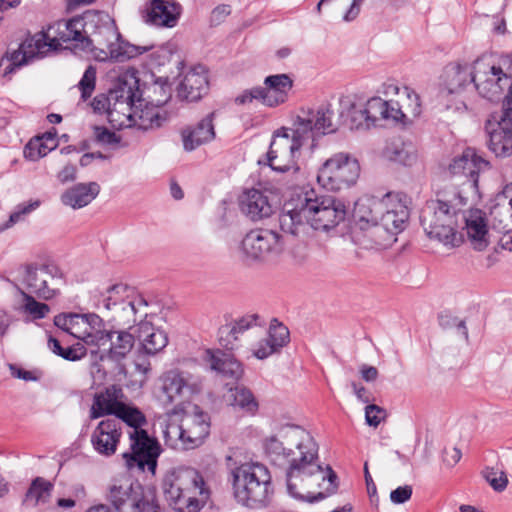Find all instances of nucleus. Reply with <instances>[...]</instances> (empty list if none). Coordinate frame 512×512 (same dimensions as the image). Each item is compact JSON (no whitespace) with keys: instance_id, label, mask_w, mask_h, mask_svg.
Returning a JSON list of instances; mask_svg holds the SVG:
<instances>
[{"instance_id":"nucleus-1","label":"nucleus","mask_w":512,"mask_h":512,"mask_svg":"<svg viewBox=\"0 0 512 512\" xmlns=\"http://www.w3.org/2000/svg\"><path fill=\"white\" fill-rule=\"evenodd\" d=\"M272 462L285 464L288 493L309 502L322 500L337 488V475L330 466L319 463V446L305 429L297 425L281 428L264 442Z\"/></svg>"},{"instance_id":"nucleus-2","label":"nucleus","mask_w":512,"mask_h":512,"mask_svg":"<svg viewBox=\"0 0 512 512\" xmlns=\"http://www.w3.org/2000/svg\"><path fill=\"white\" fill-rule=\"evenodd\" d=\"M333 114L329 104L322 105L317 110L298 115L291 127L275 130L266 153L265 164L279 173H298V159L305 143L310 140L314 142L316 138L337 130L332 121Z\"/></svg>"},{"instance_id":"nucleus-3","label":"nucleus","mask_w":512,"mask_h":512,"mask_svg":"<svg viewBox=\"0 0 512 512\" xmlns=\"http://www.w3.org/2000/svg\"><path fill=\"white\" fill-rule=\"evenodd\" d=\"M85 13L71 19L58 20L49 25L46 32L37 33L26 38L18 49L6 54L7 66L4 76L12 74L17 68L29 64L34 59L43 58L48 51L56 49L63 43L75 42L76 47L83 49L84 30H86Z\"/></svg>"},{"instance_id":"nucleus-4","label":"nucleus","mask_w":512,"mask_h":512,"mask_svg":"<svg viewBox=\"0 0 512 512\" xmlns=\"http://www.w3.org/2000/svg\"><path fill=\"white\" fill-rule=\"evenodd\" d=\"M162 489L168 505L176 512H198L210 496L203 476L191 467L178 468L166 475Z\"/></svg>"},{"instance_id":"nucleus-5","label":"nucleus","mask_w":512,"mask_h":512,"mask_svg":"<svg viewBox=\"0 0 512 512\" xmlns=\"http://www.w3.org/2000/svg\"><path fill=\"white\" fill-rule=\"evenodd\" d=\"M233 496L236 502L251 509L268 506L274 494L269 469L258 462L244 463L231 471Z\"/></svg>"},{"instance_id":"nucleus-6","label":"nucleus","mask_w":512,"mask_h":512,"mask_svg":"<svg viewBox=\"0 0 512 512\" xmlns=\"http://www.w3.org/2000/svg\"><path fill=\"white\" fill-rule=\"evenodd\" d=\"M458 210L442 200H430L422 208L420 223L431 239H436L446 246L458 247L463 236L457 232Z\"/></svg>"},{"instance_id":"nucleus-7","label":"nucleus","mask_w":512,"mask_h":512,"mask_svg":"<svg viewBox=\"0 0 512 512\" xmlns=\"http://www.w3.org/2000/svg\"><path fill=\"white\" fill-rule=\"evenodd\" d=\"M301 200L307 225L314 230L329 231L346 217V206L341 200L319 195L314 189L307 191Z\"/></svg>"},{"instance_id":"nucleus-8","label":"nucleus","mask_w":512,"mask_h":512,"mask_svg":"<svg viewBox=\"0 0 512 512\" xmlns=\"http://www.w3.org/2000/svg\"><path fill=\"white\" fill-rule=\"evenodd\" d=\"M473 71L474 62L472 64L451 62L444 67L437 98L445 109L467 110L464 92L473 84L471 80Z\"/></svg>"},{"instance_id":"nucleus-9","label":"nucleus","mask_w":512,"mask_h":512,"mask_svg":"<svg viewBox=\"0 0 512 512\" xmlns=\"http://www.w3.org/2000/svg\"><path fill=\"white\" fill-rule=\"evenodd\" d=\"M360 176V164L349 153L339 152L328 158L318 169L317 182L328 191H340L353 186Z\"/></svg>"},{"instance_id":"nucleus-10","label":"nucleus","mask_w":512,"mask_h":512,"mask_svg":"<svg viewBox=\"0 0 512 512\" xmlns=\"http://www.w3.org/2000/svg\"><path fill=\"white\" fill-rule=\"evenodd\" d=\"M243 261H267L277 258L284 250L282 236L269 229L248 232L239 247Z\"/></svg>"},{"instance_id":"nucleus-11","label":"nucleus","mask_w":512,"mask_h":512,"mask_svg":"<svg viewBox=\"0 0 512 512\" xmlns=\"http://www.w3.org/2000/svg\"><path fill=\"white\" fill-rule=\"evenodd\" d=\"M495 61L491 55H482L474 60L472 73L473 87L484 99L491 102L502 98L509 81L495 70Z\"/></svg>"},{"instance_id":"nucleus-12","label":"nucleus","mask_w":512,"mask_h":512,"mask_svg":"<svg viewBox=\"0 0 512 512\" xmlns=\"http://www.w3.org/2000/svg\"><path fill=\"white\" fill-rule=\"evenodd\" d=\"M22 284L37 297L50 300L59 294L57 282L62 273L55 265H25L21 268Z\"/></svg>"},{"instance_id":"nucleus-13","label":"nucleus","mask_w":512,"mask_h":512,"mask_svg":"<svg viewBox=\"0 0 512 512\" xmlns=\"http://www.w3.org/2000/svg\"><path fill=\"white\" fill-rule=\"evenodd\" d=\"M131 453H124L126 465L129 469L137 467L144 471L147 468L152 474L157 467V459L161 453L159 442L149 436L146 430H133L129 434Z\"/></svg>"},{"instance_id":"nucleus-14","label":"nucleus","mask_w":512,"mask_h":512,"mask_svg":"<svg viewBox=\"0 0 512 512\" xmlns=\"http://www.w3.org/2000/svg\"><path fill=\"white\" fill-rule=\"evenodd\" d=\"M86 30H84L83 50H90L95 56L98 47L107 48L114 40L120 39V32L114 19L100 11L85 12Z\"/></svg>"},{"instance_id":"nucleus-15","label":"nucleus","mask_w":512,"mask_h":512,"mask_svg":"<svg viewBox=\"0 0 512 512\" xmlns=\"http://www.w3.org/2000/svg\"><path fill=\"white\" fill-rule=\"evenodd\" d=\"M54 324L85 344L94 345L97 332L103 327V319L94 313H61L54 317Z\"/></svg>"},{"instance_id":"nucleus-16","label":"nucleus","mask_w":512,"mask_h":512,"mask_svg":"<svg viewBox=\"0 0 512 512\" xmlns=\"http://www.w3.org/2000/svg\"><path fill=\"white\" fill-rule=\"evenodd\" d=\"M488 149L496 157H509L512 155V118L496 111L491 113L485 121Z\"/></svg>"},{"instance_id":"nucleus-17","label":"nucleus","mask_w":512,"mask_h":512,"mask_svg":"<svg viewBox=\"0 0 512 512\" xmlns=\"http://www.w3.org/2000/svg\"><path fill=\"white\" fill-rule=\"evenodd\" d=\"M135 328L131 327L130 330L135 331ZM136 338L135 332L109 329L106 328V324L103 322V327L97 332L94 346L101 347L109 344L107 357L119 362L130 353Z\"/></svg>"},{"instance_id":"nucleus-18","label":"nucleus","mask_w":512,"mask_h":512,"mask_svg":"<svg viewBox=\"0 0 512 512\" xmlns=\"http://www.w3.org/2000/svg\"><path fill=\"white\" fill-rule=\"evenodd\" d=\"M489 168V161L478 155L474 148L468 147L460 156L453 159L449 165V172L453 176L465 178L472 188L477 189L480 173Z\"/></svg>"},{"instance_id":"nucleus-19","label":"nucleus","mask_w":512,"mask_h":512,"mask_svg":"<svg viewBox=\"0 0 512 512\" xmlns=\"http://www.w3.org/2000/svg\"><path fill=\"white\" fill-rule=\"evenodd\" d=\"M122 435L121 423L118 419L107 418L98 423L91 435L94 450L106 457L115 454Z\"/></svg>"},{"instance_id":"nucleus-20","label":"nucleus","mask_w":512,"mask_h":512,"mask_svg":"<svg viewBox=\"0 0 512 512\" xmlns=\"http://www.w3.org/2000/svg\"><path fill=\"white\" fill-rule=\"evenodd\" d=\"M409 219V210L397 197L391 192L386 193V208L381 212L377 226L392 235L402 232L406 222Z\"/></svg>"},{"instance_id":"nucleus-21","label":"nucleus","mask_w":512,"mask_h":512,"mask_svg":"<svg viewBox=\"0 0 512 512\" xmlns=\"http://www.w3.org/2000/svg\"><path fill=\"white\" fill-rule=\"evenodd\" d=\"M154 48L150 45H134L124 40L120 35V39L114 40L107 48L98 47L95 51V59L99 62H125L134 57L142 55Z\"/></svg>"},{"instance_id":"nucleus-22","label":"nucleus","mask_w":512,"mask_h":512,"mask_svg":"<svg viewBox=\"0 0 512 512\" xmlns=\"http://www.w3.org/2000/svg\"><path fill=\"white\" fill-rule=\"evenodd\" d=\"M215 113L211 112L196 125L187 126L181 131L183 148L191 152L198 147L213 141L216 137L214 126Z\"/></svg>"},{"instance_id":"nucleus-23","label":"nucleus","mask_w":512,"mask_h":512,"mask_svg":"<svg viewBox=\"0 0 512 512\" xmlns=\"http://www.w3.org/2000/svg\"><path fill=\"white\" fill-rule=\"evenodd\" d=\"M262 103L276 107L288 100V93L293 88V80L288 74L269 75L264 79Z\"/></svg>"},{"instance_id":"nucleus-24","label":"nucleus","mask_w":512,"mask_h":512,"mask_svg":"<svg viewBox=\"0 0 512 512\" xmlns=\"http://www.w3.org/2000/svg\"><path fill=\"white\" fill-rule=\"evenodd\" d=\"M138 79L130 76L120 79L115 89L109 90L110 100L115 112L118 105H125L127 110L133 107H142L141 91L138 88Z\"/></svg>"},{"instance_id":"nucleus-25","label":"nucleus","mask_w":512,"mask_h":512,"mask_svg":"<svg viewBox=\"0 0 512 512\" xmlns=\"http://www.w3.org/2000/svg\"><path fill=\"white\" fill-rule=\"evenodd\" d=\"M184 422V435L186 437V448H195L199 446L203 440L209 435L210 432V418L207 413L199 411L195 407V412L190 415H185Z\"/></svg>"},{"instance_id":"nucleus-26","label":"nucleus","mask_w":512,"mask_h":512,"mask_svg":"<svg viewBox=\"0 0 512 512\" xmlns=\"http://www.w3.org/2000/svg\"><path fill=\"white\" fill-rule=\"evenodd\" d=\"M208 91V78L201 65L191 69L180 82L178 94L187 101H198Z\"/></svg>"},{"instance_id":"nucleus-27","label":"nucleus","mask_w":512,"mask_h":512,"mask_svg":"<svg viewBox=\"0 0 512 512\" xmlns=\"http://www.w3.org/2000/svg\"><path fill=\"white\" fill-rule=\"evenodd\" d=\"M240 209L252 221H258L269 217L273 208L268 197L258 189L245 191L240 197Z\"/></svg>"},{"instance_id":"nucleus-28","label":"nucleus","mask_w":512,"mask_h":512,"mask_svg":"<svg viewBox=\"0 0 512 512\" xmlns=\"http://www.w3.org/2000/svg\"><path fill=\"white\" fill-rule=\"evenodd\" d=\"M180 16L179 5L164 0H151L146 7L145 22L159 27H174Z\"/></svg>"},{"instance_id":"nucleus-29","label":"nucleus","mask_w":512,"mask_h":512,"mask_svg":"<svg viewBox=\"0 0 512 512\" xmlns=\"http://www.w3.org/2000/svg\"><path fill=\"white\" fill-rule=\"evenodd\" d=\"M512 186H505L499 192L490 207V216L493 225L501 231L508 233L512 229Z\"/></svg>"},{"instance_id":"nucleus-30","label":"nucleus","mask_w":512,"mask_h":512,"mask_svg":"<svg viewBox=\"0 0 512 512\" xmlns=\"http://www.w3.org/2000/svg\"><path fill=\"white\" fill-rule=\"evenodd\" d=\"M135 333L144 353L148 355L157 354L168 344L167 334L156 329L149 321L141 320L135 328Z\"/></svg>"},{"instance_id":"nucleus-31","label":"nucleus","mask_w":512,"mask_h":512,"mask_svg":"<svg viewBox=\"0 0 512 512\" xmlns=\"http://www.w3.org/2000/svg\"><path fill=\"white\" fill-rule=\"evenodd\" d=\"M122 396V389L116 385L107 387L104 392L96 393L90 409V418L98 419L105 415L116 416L119 406L123 403L119 401Z\"/></svg>"},{"instance_id":"nucleus-32","label":"nucleus","mask_w":512,"mask_h":512,"mask_svg":"<svg viewBox=\"0 0 512 512\" xmlns=\"http://www.w3.org/2000/svg\"><path fill=\"white\" fill-rule=\"evenodd\" d=\"M206 361L212 370L224 377L239 380L243 375L242 364L230 353L207 350Z\"/></svg>"},{"instance_id":"nucleus-33","label":"nucleus","mask_w":512,"mask_h":512,"mask_svg":"<svg viewBox=\"0 0 512 512\" xmlns=\"http://www.w3.org/2000/svg\"><path fill=\"white\" fill-rule=\"evenodd\" d=\"M99 192L100 186L96 182L78 183L62 194L61 201L73 209H80L91 203Z\"/></svg>"},{"instance_id":"nucleus-34","label":"nucleus","mask_w":512,"mask_h":512,"mask_svg":"<svg viewBox=\"0 0 512 512\" xmlns=\"http://www.w3.org/2000/svg\"><path fill=\"white\" fill-rule=\"evenodd\" d=\"M386 208V194L383 198L362 197L355 202L354 214L360 221L377 226L378 218Z\"/></svg>"},{"instance_id":"nucleus-35","label":"nucleus","mask_w":512,"mask_h":512,"mask_svg":"<svg viewBox=\"0 0 512 512\" xmlns=\"http://www.w3.org/2000/svg\"><path fill=\"white\" fill-rule=\"evenodd\" d=\"M129 507V512H159L160 506L155 488L144 487L136 483L135 488L132 490V498Z\"/></svg>"},{"instance_id":"nucleus-36","label":"nucleus","mask_w":512,"mask_h":512,"mask_svg":"<svg viewBox=\"0 0 512 512\" xmlns=\"http://www.w3.org/2000/svg\"><path fill=\"white\" fill-rule=\"evenodd\" d=\"M465 223L467 235L473 248L476 251H484L489 245L485 218L481 215L480 211H477L472 213L468 218H465Z\"/></svg>"},{"instance_id":"nucleus-37","label":"nucleus","mask_w":512,"mask_h":512,"mask_svg":"<svg viewBox=\"0 0 512 512\" xmlns=\"http://www.w3.org/2000/svg\"><path fill=\"white\" fill-rule=\"evenodd\" d=\"M279 226L285 233L293 236H299L304 233L307 227L305 215L302 213V200L300 199L299 205L295 208L288 209V205L279 215Z\"/></svg>"},{"instance_id":"nucleus-38","label":"nucleus","mask_w":512,"mask_h":512,"mask_svg":"<svg viewBox=\"0 0 512 512\" xmlns=\"http://www.w3.org/2000/svg\"><path fill=\"white\" fill-rule=\"evenodd\" d=\"M162 382L159 398L166 405L174 403L182 395L183 389L186 387L184 378L175 372H168Z\"/></svg>"},{"instance_id":"nucleus-39","label":"nucleus","mask_w":512,"mask_h":512,"mask_svg":"<svg viewBox=\"0 0 512 512\" xmlns=\"http://www.w3.org/2000/svg\"><path fill=\"white\" fill-rule=\"evenodd\" d=\"M134 117L138 119L136 124L142 130L159 128L166 121V116L162 113L161 108L149 104L135 110Z\"/></svg>"},{"instance_id":"nucleus-40","label":"nucleus","mask_w":512,"mask_h":512,"mask_svg":"<svg viewBox=\"0 0 512 512\" xmlns=\"http://www.w3.org/2000/svg\"><path fill=\"white\" fill-rule=\"evenodd\" d=\"M385 159L402 165H411L416 159L415 153L410 145L402 141H392L386 145L383 151Z\"/></svg>"},{"instance_id":"nucleus-41","label":"nucleus","mask_w":512,"mask_h":512,"mask_svg":"<svg viewBox=\"0 0 512 512\" xmlns=\"http://www.w3.org/2000/svg\"><path fill=\"white\" fill-rule=\"evenodd\" d=\"M53 488L54 485L52 482L42 477H36L32 480L25 494V500L34 501V506L39 503H46L51 497Z\"/></svg>"},{"instance_id":"nucleus-42","label":"nucleus","mask_w":512,"mask_h":512,"mask_svg":"<svg viewBox=\"0 0 512 512\" xmlns=\"http://www.w3.org/2000/svg\"><path fill=\"white\" fill-rule=\"evenodd\" d=\"M114 419H118L120 423H126L133 430H143L141 427L146 424L145 415L137 407L122 403Z\"/></svg>"},{"instance_id":"nucleus-43","label":"nucleus","mask_w":512,"mask_h":512,"mask_svg":"<svg viewBox=\"0 0 512 512\" xmlns=\"http://www.w3.org/2000/svg\"><path fill=\"white\" fill-rule=\"evenodd\" d=\"M135 485L129 486L113 484L109 487L107 493V500L113 505V507L121 512L125 506H130L132 498V490Z\"/></svg>"},{"instance_id":"nucleus-44","label":"nucleus","mask_w":512,"mask_h":512,"mask_svg":"<svg viewBox=\"0 0 512 512\" xmlns=\"http://www.w3.org/2000/svg\"><path fill=\"white\" fill-rule=\"evenodd\" d=\"M231 397L233 398L231 404L239 407L247 412L254 413L258 409V403L253 396L252 392L244 386H236L230 389Z\"/></svg>"},{"instance_id":"nucleus-45","label":"nucleus","mask_w":512,"mask_h":512,"mask_svg":"<svg viewBox=\"0 0 512 512\" xmlns=\"http://www.w3.org/2000/svg\"><path fill=\"white\" fill-rule=\"evenodd\" d=\"M366 109L363 106L351 104L348 108V119L346 120L351 130L367 131L372 128V123L368 119Z\"/></svg>"},{"instance_id":"nucleus-46","label":"nucleus","mask_w":512,"mask_h":512,"mask_svg":"<svg viewBox=\"0 0 512 512\" xmlns=\"http://www.w3.org/2000/svg\"><path fill=\"white\" fill-rule=\"evenodd\" d=\"M266 339L280 352L289 343L290 332L285 325L274 318L271 320Z\"/></svg>"},{"instance_id":"nucleus-47","label":"nucleus","mask_w":512,"mask_h":512,"mask_svg":"<svg viewBox=\"0 0 512 512\" xmlns=\"http://www.w3.org/2000/svg\"><path fill=\"white\" fill-rule=\"evenodd\" d=\"M21 295L23 296L24 304L22 306V311L31 316L33 320H39L46 317V315L50 312L49 305L38 302L32 294L26 293L21 290Z\"/></svg>"},{"instance_id":"nucleus-48","label":"nucleus","mask_w":512,"mask_h":512,"mask_svg":"<svg viewBox=\"0 0 512 512\" xmlns=\"http://www.w3.org/2000/svg\"><path fill=\"white\" fill-rule=\"evenodd\" d=\"M364 107L372 127L378 126V122L385 120V117H387V101L380 97H372L365 103Z\"/></svg>"},{"instance_id":"nucleus-49","label":"nucleus","mask_w":512,"mask_h":512,"mask_svg":"<svg viewBox=\"0 0 512 512\" xmlns=\"http://www.w3.org/2000/svg\"><path fill=\"white\" fill-rule=\"evenodd\" d=\"M57 146V143H54L53 146H48L42 138L35 137L31 139L26 146L24 147V157L31 161H36L48 154V152L54 150Z\"/></svg>"},{"instance_id":"nucleus-50","label":"nucleus","mask_w":512,"mask_h":512,"mask_svg":"<svg viewBox=\"0 0 512 512\" xmlns=\"http://www.w3.org/2000/svg\"><path fill=\"white\" fill-rule=\"evenodd\" d=\"M129 290V287L126 284H115L110 286L106 293L102 294V303L103 306L110 310L113 306L121 303L124 306V297L128 296L126 293Z\"/></svg>"},{"instance_id":"nucleus-51","label":"nucleus","mask_w":512,"mask_h":512,"mask_svg":"<svg viewBox=\"0 0 512 512\" xmlns=\"http://www.w3.org/2000/svg\"><path fill=\"white\" fill-rule=\"evenodd\" d=\"M239 333L229 324L222 325L218 329V342L227 351H233L239 347Z\"/></svg>"},{"instance_id":"nucleus-52","label":"nucleus","mask_w":512,"mask_h":512,"mask_svg":"<svg viewBox=\"0 0 512 512\" xmlns=\"http://www.w3.org/2000/svg\"><path fill=\"white\" fill-rule=\"evenodd\" d=\"M96 83V69L93 66H88L85 70L81 80L78 83V88L81 91V99L83 101L88 100L94 89Z\"/></svg>"},{"instance_id":"nucleus-53","label":"nucleus","mask_w":512,"mask_h":512,"mask_svg":"<svg viewBox=\"0 0 512 512\" xmlns=\"http://www.w3.org/2000/svg\"><path fill=\"white\" fill-rule=\"evenodd\" d=\"M439 324L444 329L456 328L463 335L465 340H468V329L464 320H460L451 314L445 313L439 316Z\"/></svg>"},{"instance_id":"nucleus-54","label":"nucleus","mask_w":512,"mask_h":512,"mask_svg":"<svg viewBox=\"0 0 512 512\" xmlns=\"http://www.w3.org/2000/svg\"><path fill=\"white\" fill-rule=\"evenodd\" d=\"M386 417L387 411L376 404L365 407V420L369 426L377 427Z\"/></svg>"},{"instance_id":"nucleus-55","label":"nucleus","mask_w":512,"mask_h":512,"mask_svg":"<svg viewBox=\"0 0 512 512\" xmlns=\"http://www.w3.org/2000/svg\"><path fill=\"white\" fill-rule=\"evenodd\" d=\"M91 106L95 112L107 113L109 118H112L115 112L109 94H99L95 96Z\"/></svg>"},{"instance_id":"nucleus-56","label":"nucleus","mask_w":512,"mask_h":512,"mask_svg":"<svg viewBox=\"0 0 512 512\" xmlns=\"http://www.w3.org/2000/svg\"><path fill=\"white\" fill-rule=\"evenodd\" d=\"M38 206H39V202L38 201L30 203L28 205L19 206V210L14 211L10 215L8 221L5 222L3 225H0V233L3 232L4 230L10 228L11 226L16 224L17 222H19L22 219V216L30 213L31 211L36 209Z\"/></svg>"},{"instance_id":"nucleus-57","label":"nucleus","mask_w":512,"mask_h":512,"mask_svg":"<svg viewBox=\"0 0 512 512\" xmlns=\"http://www.w3.org/2000/svg\"><path fill=\"white\" fill-rule=\"evenodd\" d=\"M184 422L181 421V424L169 423L164 430V437L166 441L179 439L183 445L186 446V437L184 435Z\"/></svg>"},{"instance_id":"nucleus-58","label":"nucleus","mask_w":512,"mask_h":512,"mask_svg":"<svg viewBox=\"0 0 512 512\" xmlns=\"http://www.w3.org/2000/svg\"><path fill=\"white\" fill-rule=\"evenodd\" d=\"M501 76L512 80V53L502 55L498 62H495V69Z\"/></svg>"},{"instance_id":"nucleus-59","label":"nucleus","mask_w":512,"mask_h":512,"mask_svg":"<svg viewBox=\"0 0 512 512\" xmlns=\"http://www.w3.org/2000/svg\"><path fill=\"white\" fill-rule=\"evenodd\" d=\"M87 350L81 343L74 344L72 346L63 349L60 357L68 361H77L85 357Z\"/></svg>"},{"instance_id":"nucleus-60","label":"nucleus","mask_w":512,"mask_h":512,"mask_svg":"<svg viewBox=\"0 0 512 512\" xmlns=\"http://www.w3.org/2000/svg\"><path fill=\"white\" fill-rule=\"evenodd\" d=\"M412 492L410 485L399 486L391 491L390 500L393 504H403L411 498Z\"/></svg>"},{"instance_id":"nucleus-61","label":"nucleus","mask_w":512,"mask_h":512,"mask_svg":"<svg viewBox=\"0 0 512 512\" xmlns=\"http://www.w3.org/2000/svg\"><path fill=\"white\" fill-rule=\"evenodd\" d=\"M262 93H263V91H262L261 86L254 87L249 90H245L242 94L238 95L235 98V103L239 104V105H244V104L252 102L253 99L262 101V96H263Z\"/></svg>"},{"instance_id":"nucleus-62","label":"nucleus","mask_w":512,"mask_h":512,"mask_svg":"<svg viewBox=\"0 0 512 512\" xmlns=\"http://www.w3.org/2000/svg\"><path fill=\"white\" fill-rule=\"evenodd\" d=\"M278 353L277 349L265 338L258 342L253 355L260 360L268 358L270 355Z\"/></svg>"},{"instance_id":"nucleus-63","label":"nucleus","mask_w":512,"mask_h":512,"mask_svg":"<svg viewBox=\"0 0 512 512\" xmlns=\"http://www.w3.org/2000/svg\"><path fill=\"white\" fill-rule=\"evenodd\" d=\"M258 318V314L245 315L236 320L235 322L231 323V325L236 328L239 334H242L248 329H250L253 325H255Z\"/></svg>"},{"instance_id":"nucleus-64","label":"nucleus","mask_w":512,"mask_h":512,"mask_svg":"<svg viewBox=\"0 0 512 512\" xmlns=\"http://www.w3.org/2000/svg\"><path fill=\"white\" fill-rule=\"evenodd\" d=\"M95 137L98 142L103 144H114L118 142L116 134L103 126L95 127Z\"/></svg>"}]
</instances>
